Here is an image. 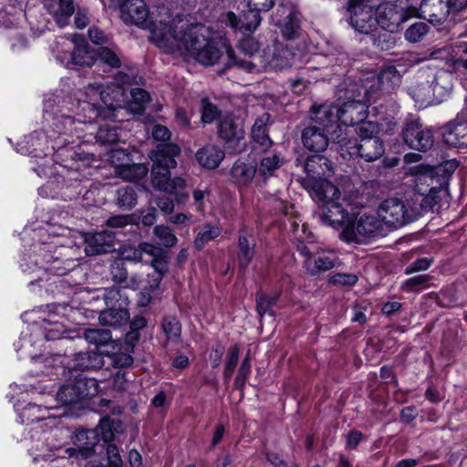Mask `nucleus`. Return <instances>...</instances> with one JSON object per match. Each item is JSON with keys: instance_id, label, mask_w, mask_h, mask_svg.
<instances>
[{"instance_id": "nucleus-1", "label": "nucleus", "mask_w": 467, "mask_h": 467, "mask_svg": "<svg viewBox=\"0 0 467 467\" xmlns=\"http://www.w3.org/2000/svg\"><path fill=\"white\" fill-rule=\"evenodd\" d=\"M120 18L126 25L148 27L150 40L165 52L193 58L204 66L214 65L226 56V67H235L246 72H253L256 64L250 59L235 56L234 51L223 41L211 38L210 29L201 24L173 26L169 22H148L149 10L143 0H122L119 5Z\"/></svg>"}, {"instance_id": "nucleus-2", "label": "nucleus", "mask_w": 467, "mask_h": 467, "mask_svg": "<svg viewBox=\"0 0 467 467\" xmlns=\"http://www.w3.org/2000/svg\"><path fill=\"white\" fill-rule=\"evenodd\" d=\"M85 99L76 100L65 99L58 100L54 109L55 99H47L44 105L46 120H52V125L57 133L77 135L79 137L83 129L80 127L91 123L101 116V109L96 104L99 99L103 104L111 109L120 107L123 91L120 87L112 86L103 88L99 83L89 84L85 91Z\"/></svg>"}, {"instance_id": "nucleus-3", "label": "nucleus", "mask_w": 467, "mask_h": 467, "mask_svg": "<svg viewBox=\"0 0 467 467\" xmlns=\"http://www.w3.org/2000/svg\"><path fill=\"white\" fill-rule=\"evenodd\" d=\"M181 153V148L175 143H161L151 156V183L154 188L177 195L178 202H184L188 194L179 193L185 186L182 177L171 178V170L177 165L175 157Z\"/></svg>"}, {"instance_id": "nucleus-4", "label": "nucleus", "mask_w": 467, "mask_h": 467, "mask_svg": "<svg viewBox=\"0 0 467 467\" xmlns=\"http://www.w3.org/2000/svg\"><path fill=\"white\" fill-rule=\"evenodd\" d=\"M335 119L333 113L326 107L313 106L308 125L302 131V142L304 146L315 152L323 151L327 149L329 140H342L332 120Z\"/></svg>"}, {"instance_id": "nucleus-5", "label": "nucleus", "mask_w": 467, "mask_h": 467, "mask_svg": "<svg viewBox=\"0 0 467 467\" xmlns=\"http://www.w3.org/2000/svg\"><path fill=\"white\" fill-rule=\"evenodd\" d=\"M305 171L306 176L298 181L310 196L323 191L332 195L336 194V185L326 179L334 171L330 161L325 156L317 154L308 157L305 163Z\"/></svg>"}, {"instance_id": "nucleus-6", "label": "nucleus", "mask_w": 467, "mask_h": 467, "mask_svg": "<svg viewBox=\"0 0 467 467\" xmlns=\"http://www.w3.org/2000/svg\"><path fill=\"white\" fill-rule=\"evenodd\" d=\"M69 254L70 249L56 250L54 254H47V249H44V252L39 255L29 256L30 263L34 264L33 266L29 263H23L21 267L24 272H34L35 269H42L54 275L62 276L78 265V260L69 257Z\"/></svg>"}, {"instance_id": "nucleus-7", "label": "nucleus", "mask_w": 467, "mask_h": 467, "mask_svg": "<svg viewBox=\"0 0 467 467\" xmlns=\"http://www.w3.org/2000/svg\"><path fill=\"white\" fill-rule=\"evenodd\" d=\"M336 191V194L333 195L323 191L311 197L315 202H322L321 222L325 225L343 230L349 223L352 215L343 202H339L341 192L337 186Z\"/></svg>"}, {"instance_id": "nucleus-8", "label": "nucleus", "mask_w": 467, "mask_h": 467, "mask_svg": "<svg viewBox=\"0 0 467 467\" xmlns=\"http://www.w3.org/2000/svg\"><path fill=\"white\" fill-rule=\"evenodd\" d=\"M418 15V9L409 6L407 0L388 2L377 6V24L384 30L396 32L402 23Z\"/></svg>"}, {"instance_id": "nucleus-9", "label": "nucleus", "mask_w": 467, "mask_h": 467, "mask_svg": "<svg viewBox=\"0 0 467 467\" xmlns=\"http://www.w3.org/2000/svg\"><path fill=\"white\" fill-rule=\"evenodd\" d=\"M99 386L95 379L78 375L64 384L57 393V400L64 405H71L92 398L99 393Z\"/></svg>"}, {"instance_id": "nucleus-10", "label": "nucleus", "mask_w": 467, "mask_h": 467, "mask_svg": "<svg viewBox=\"0 0 467 467\" xmlns=\"http://www.w3.org/2000/svg\"><path fill=\"white\" fill-rule=\"evenodd\" d=\"M381 221L375 215L361 214L351 220L342 230L340 237L347 243H365L380 234Z\"/></svg>"}, {"instance_id": "nucleus-11", "label": "nucleus", "mask_w": 467, "mask_h": 467, "mask_svg": "<svg viewBox=\"0 0 467 467\" xmlns=\"http://www.w3.org/2000/svg\"><path fill=\"white\" fill-rule=\"evenodd\" d=\"M401 136L406 145L418 151L426 152L434 144L432 129L424 126L420 119L414 116H409L404 120Z\"/></svg>"}, {"instance_id": "nucleus-12", "label": "nucleus", "mask_w": 467, "mask_h": 467, "mask_svg": "<svg viewBox=\"0 0 467 467\" xmlns=\"http://www.w3.org/2000/svg\"><path fill=\"white\" fill-rule=\"evenodd\" d=\"M320 107H326L333 113L335 119L332 124L337 130L341 133V126H354L367 117V105L359 99L348 100L341 105L338 104H322ZM332 120V118H329Z\"/></svg>"}, {"instance_id": "nucleus-13", "label": "nucleus", "mask_w": 467, "mask_h": 467, "mask_svg": "<svg viewBox=\"0 0 467 467\" xmlns=\"http://www.w3.org/2000/svg\"><path fill=\"white\" fill-rule=\"evenodd\" d=\"M378 214L381 222L396 228L414 221L417 217L414 209L408 208L403 202L395 198L385 200L380 204Z\"/></svg>"}, {"instance_id": "nucleus-14", "label": "nucleus", "mask_w": 467, "mask_h": 467, "mask_svg": "<svg viewBox=\"0 0 467 467\" xmlns=\"http://www.w3.org/2000/svg\"><path fill=\"white\" fill-rule=\"evenodd\" d=\"M339 145L342 151H346L350 157H360L366 161H374L384 154V147L379 138H368L353 140L342 137L339 140Z\"/></svg>"}, {"instance_id": "nucleus-15", "label": "nucleus", "mask_w": 467, "mask_h": 467, "mask_svg": "<svg viewBox=\"0 0 467 467\" xmlns=\"http://www.w3.org/2000/svg\"><path fill=\"white\" fill-rule=\"evenodd\" d=\"M374 0H349L350 24L358 32L370 33L377 24Z\"/></svg>"}, {"instance_id": "nucleus-16", "label": "nucleus", "mask_w": 467, "mask_h": 467, "mask_svg": "<svg viewBox=\"0 0 467 467\" xmlns=\"http://www.w3.org/2000/svg\"><path fill=\"white\" fill-rule=\"evenodd\" d=\"M217 133L226 149L234 152H240L244 150V130L232 116L226 115L219 119Z\"/></svg>"}, {"instance_id": "nucleus-17", "label": "nucleus", "mask_w": 467, "mask_h": 467, "mask_svg": "<svg viewBox=\"0 0 467 467\" xmlns=\"http://www.w3.org/2000/svg\"><path fill=\"white\" fill-rule=\"evenodd\" d=\"M442 141L451 148L467 149V109L443 126Z\"/></svg>"}, {"instance_id": "nucleus-18", "label": "nucleus", "mask_w": 467, "mask_h": 467, "mask_svg": "<svg viewBox=\"0 0 467 467\" xmlns=\"http://www.w3.org/2000/svg\"><path fill=\"white\" fill-rule=\"evenodd\" d=\"M294 53L285 44L275 42L266 47L258 57L265 70H282L291 66Z\"/></svg>"}, {"instance_id": "nucleus-19", "label": "nucleus", "mask_w": 467, "mask_h": 467, "mask_svg": "<svg viewBox=\"0 0 467 467\" xmlns=\"http://www.w3.org/2000/svg\"><path fill=\"white\" fill-rule=\"evenodd\" d=\"M98 430L78 431L73 437V447L67 450L70 457L88 459L95 452V446L99 443Z\"/></svg>"}, {"instance_id": "nucleus-20", "label": "nucleus", "mask_w": 467, "mask_h": 467, "mask_svg": "<svg viewBox=\"0 0 467 467\" xmlns=\"http://www.w3.org/2000/svg\"><path fill=\"white\" fill-rule=\"evenodd\" d=\"M255 238L252 228L243 226L238 232L237 264L241 271H244L254 256Z\"/></svg>"}, {"instance_id": "nucleus-21", "label": "nucleus", "mask_w": 467, "mask_h": 467, "mask_svg": "<svg viewBox=\"0 0 467 467\" xmlns=\"http://www.w3.org/2000/svg\"><path fill=\"white\" fill-rule=\"evenodd\" d=\"M430 67L420 68L416 76V82L410 88L412 99L421 105L437 104L429 76Z\"/></svg>"}, {"instance_id": "nucleus-22", "label": "nucleus", "mask_w": 467, "mask_h": 467, "mask_svg": "<svg viewBox=\"0 0 467 467\" xmlns=\"http://www.w3.org/2000/svg\"><path fill=\"white\" fill-rule=\"evenodd\" d=\"M87 255H95L109 253L114 250V235L111 232L102 231L94 234H85Z\"/></svg>"}, {"instance_id": "nucleus-23", "label": "nucleus", "mask_w": 467, "mask_h": 467, "mask_svg": "<svg viewBox=\"0 0 467 467\" xmlns=\"http://www.w3.org/2000/svg\"><path fill=\"white\" fill-rule=\"evenodd\" d=\"M269 120L270 115L264 113L255 119L252 127V149L254 152H266L273 145L267 132Z\"/></svg>"}, {"instance_id": "nucleus-24", "label": "nucleus", "mask_w": 467, "mask_h": 467, "mask_svg": "<svg viewBox=\"0 0 467 467\" xmlns=\"http://www.w3.org/2000/svg\"><path fill=\"white\" fill-rule=\"evenodd\" d=\"M244 11L238 17L233 12L227 14V20L230 26L235 30L241 31L244 35L254 32L261 24L262 17L260 11L254 8H249Z\"/></svg>"}, {"instance_id": "nucleus-25", "label": "nucleus", "mask_w": 467, "mask_h": 467, "mask_svg": "<svg viewBox=\"0 0 467 467\" xmlns=\"http://www.w3.org/2000/svg\"><path fill=\"white\" fill-rule=\"evenodd\" d=\"M433 25L442 24L451 12L446 0H422L418 12Z\"/></svg>"}, {"instance_id": "nucleus-26", "label": "nucleus", "mask_w": 467, "mask_h": 467, "mask_svg": "<svg viewBox=\"0 0 467 467\" xmlns=\"http://www.w3.org/2000/svg\"><path fill=\"white\" fill-rule=\"evenodd\" d=\"M428 73L431 75L429 77L432 84L435 100L437 104L441 103L452 89V77L448 71L436 67H430Z\"/></svg>"}, {"instance_id": "nucleus-27", "label": "nucleus", "mask_w": 467, "mask_h": 467, "mask_svg": "<svg viewBox=\"0 0 467 467\" xmlns=\"http://www.w3.org/2000/svg\"><path fill=\"white\" fill-rule=\"evenodd\" d=\"M61 363L69 370H89L99 368L103 365L102 357L95 351L78 352L70 360L65 358Z\"/></svg>"}, {"instance_id": "nucleus-28", "label": "nucleus", "mask_w": 467, "mask_h": 467, "mask_svg": "<svg viewBox=\"0 0 467 467\" xmlns=\"http://www.w3.org/2000/svg\"><path fill=\"white\" fill-rule=\"evenodd\" d=\"M195 157L201 166L213 170L223 160L224 151L217 145L206 144L197 150Z\"/></svg>"}, {"instance_id": "nucleus-29", "label": "nucleus", "mask_w": 467, "mask_h": 467, "mask_svg": "<svg viewBox=\"0 0 467 467\" xmlns=\"http://www.w3.org/2000/svg\"><path fill=\"white\" fill-rule=\"evenodd\" d=\"M99 320L102 326L118 328L129 323L130 314L126 308L120 306L119 308L109 307L99 313Z\"/></svg>"}, {"instance_id": "nucleus-30", "label": "nucleus", "mask_w": 467, "mask_h": 467, "mask_svg": "<svg viewBox=\"0 0 467 467\" xmlns=\"http://www.w3.org/2000/svg\"><path fill=\"white\" fill-rule=\"evenodd\" d=\"M45 6L48 13L53 16L57 24L63 27L67 24L68 19L75 12L73 0H58L57 8L55 5L45 1Z\"/></svg>"}, {"instance_id": "nucleus-31", "label": "nucleus", "mask_w": 467, "mask_h": 467, "mask_svg": "<svg viewBox=\"0 0 467 467\" xmlns=\"http://www.w3.org/2000/svg\"><path fill=\"white\" fill-rule=\"evenodd\" d=\"M256 166L253 163L237 160L231 168L233 181L241 186H247L254 178Z\"/></svg>"}, {"instance_id": "nucleus-32", "label": "nucleus", "mask_w": 467, "mask_h": 467, "mask_svg": "<svg viewBox=\"0 0 467 467\" xmlns=\"http://www.w3.org/2000/svg\"><path fill=\"white\" fill-rule=\"evenodd\" d=\"M148 173V168L142 163L121 162L115 169L117 177L125 181L137 182L144 178Z\"/></svg>"}, {"instance_id": "nucleus-33", "label": "nucleus", "mask_w": 467, "mask_h": 467, "mask_svg": "<svg viewBox=\"0 0 467 467\" xmlns=\"http://www.w3.org/2000/svg\"><path fill=\"white\" fill-rule=\"evenodd\" d=\"M274 21L282 29L284 36L287 39L295 36L298 26L291 9L285 10L283 5H280L276 10V18Z\"/></svg>"}, {"instance_id": "nucleus-34", "label": "nucleus", "mask_w": 467, "mask_h": 467, "mask_svg": "<svg viewBox=\"0 0 467 467\" xmlns=\"http://www.w3.org/2000/svg\"><path fill=\"white\" fill-rule=\"evenodd\" d=\"M160 253V247L149 243H142L138 247H129L122 252L123 261L148 263V255H156Z\"/></svg>"}, {"instance_id": "nucleus-35", "label": "nucleus", "mask_w": 467, "mask_h": 467, "mask_svg": "<svg viewBox=\"0 0 467 467\" xmlns=\"http://www.w3.org/2000/svg\"><path fill=\"white\" fill-rule=\"evenodd\" d=\"M265 155L261 159L258 172L260 176L267 179L275 174V171L278 170L285 162L284 158L281 154L275 150L263 152Z\"/></svg>"}, {"instance_id": "nucleus-36", "label": "nucleus", "mask_w": 467, "mask_h": 467, "mask_svg": "<svg viewBox=\"0 0 467 467\" xmlns=\"http://www.w3.org/2000/svg\"><path fill=\"white\" fill-rule=\"evenodd\" d=\"M304 265L310 275H315L332 269L336 265V258L324 253L315 254L313 258L305 259Z\"/></svg>"}, {"instance_id": "nucleus-37", "label": "nucleus", "mask_w": 467, "mask_h": 467, "mask_svg": "<svg viewBox=\"0 0 467 467\" xmlns=\"http://www.w3.org/2000/svg\"><path fill=\"white\" fill-rule=\"evenodd\" d=\"M84 338L89 344L99 347L109 343L112 335L111 332L106 328H88L84 332Z\"/></svg>"}, {"instance_id": "nucleus-38", "label": "nucleus", "mask_w": 467, "mask_h": 467, "mask_svg": "<svg viewBox=\"0 0 467 467\" xmlns=\"http://www.w3.org/2000/svg\"><path fill=\"white\" fill-rule=\"evenodd\" d=\"M221 234L220 228L215 224H204L194 239V245L202 249L207 243L218 237Z\"/></svg>"}, {"instance_id": "nucleus-39", "label": "nucleus", "mask_w": 467, "mask_h": 467, "mask_svg": "<svg viewBox=\"0 0 467 467\" xmlns=\"http://www.w3.org/2000/svg\"><path fill=\"white\" fill-rule=\"evenodd\" d=\"M116 196L117 204L123 209L130 210L137 204V194L132 186L119 188Z\"/></svg>"}, {"instance_id": "nucleus-40", "label": "nucleus", "mask_w": 467, "mask_h": 467, "mask_svg": "<svg viewBox=\"0 0 467 467\" xmlns=\"http://www.w3.org/2000/svg\"><path fill=\"white\" fill-rule=\"evenodd\" d=\"M131 101L130 109L136 114H141L145 106L150 102V94L142 88H132L130 90Z\"/></svg>"}, {"instance_id": "nucleus-41", "label": "nucleus", "mask_w": 467, "mask_h": 467, "mask_svg": "<svg viewBox=\"0 0 467 467\" xmlns=\"http://www.w3.org/2000/svg\"><path fill=\"white\" fill-rule=\"evenodd\" d=\"M119 132L117 125L105 124L99 127L96 140L101 144H111L119 140Z\"/></svg>"}, {"instance_id": "nucleus-42", "label": "nucleus", "mask_w": 467, "mask_h": 467, "mask_svg": "<svg viewBox=\"0 0 467 467\" xmlns=\"http://www.w3.org/2000/svg\"><path fill=\"white\" fill-rule=\"evenodd\" d=\"M72 62L78 66L90 67L95 61L94 54L87 45L78 46L71 54Z\"/></svg>"}, {"instance_id": "nucleus-43", "label": "nucleus", "mask_w": 467, "mask_h": 467, "mask_svg": "<svg viewBox=\"0 0 467 467\" xmlns=\"http://www.w3.org/2000/svg\"><path fill=\"white\" fill-rule=\"evenodd\" d=\"M153 234L158 239L159 244L164 247H172L177 243V237L169 226L157 225L154 227Z\"/></svg>"}, {"instance_id": "nucleus-44", "label": "nucleus", "mask_w": 467, "mask_h": 467, "mask_svg": "<svg viewBox=\"0 0 467 467\" xmlns=\"http://www.w3.org/2000/svg\"><path fill=\"white\" fill-rule=\"evenodd\" d=\"M162 331L170 341H178L181 337L182 327L174 317H167L162 321Z\"/></svg>"}, {"instance_id": "nucleus-45", "label": "nucleus", "mask_w": 467, "mask_h": 467, "mask_svg": "<svg viewBox=\"0 0 467 467\" xmlns=\"http://www.w3.org/2000/svg\"><path fill=\"white\" fill-rule=\"evenodd\" d=\"M355 132L357 133L358 139L365 140L368 138H379L378 134L379 132V126L378 123L373 121H361L358 123L357 128L355 129Z\"/></svg>"}, {"instance_id": "nucleus-46", "label": "nucleus", "mask_w": 467, "mask_h": 467, "mask_svg": "<svg viewBox=\"0 0 467 467\" xmlns=\"http://www.w3.org/2000/svg\"><path fill=\"white\" fill-rule=\"evenodd\" d=\"M148 263L153 267L158 276L157 281H160L163 275L168 272V261L164 255V252L160 248V253L156 255H148Z\"/></svg>"}, {"instance_id": "nucleus-47", "label": "nucleus", "mask_w": 467, "mask_h": 467, "mask_svg": "<svg viewBox=\"0 0 467 467\" xmlns=\"http://www.w3.org/2000/svg\"><path fill=\"white\" fill-rule=\"evenodd\" d=\"M277 296H270L265 294H258L256 296V310L258 315L262 317L264 315L268 314L274 316L273 306L276 304Z\"/></svg>"}, {"instance_id": "nucleus-48", "label": "nucleus", "mask_w": 467, "mask_h": 467, "mask_svg": "<svg viewBox=\"0 0 467 467\" xmlns=\"http://www.w3.org/2000/svg\"><path fill=\"white\" fill-rule=\"evenodd\" d=\"M429 26L424 22L411 25L405 32V38L410 43H417L428 33Z\"/></svg>"}, {"instance_id": "nucleus-49", "label": "nucleus", "mask_w": 467, "mask_h": 467, "mask_svg": "<svg viewBox=\"0 0 467 467\" xmlns=\"http://www.w3.org/2000/svg\"><path fill=\"white\" fill-rule=\"evenodd\" d=\"M147 326V320L142 316L135 317L130 322V331L126 334V340L130 344H134L140 338L139 331Z\"/></svg>"}, {"instance_id": "nucleus-50", "label": "nucleus", "mask_w": 467, "mask_h": 467, "mask_svg": "<svg viewBox=\"0 0 467 467\" xmlns=\"http://www.w3.org/2000/svg\"><path fill=\"white\" fill-rule=\"evenodd\" d=\"M400 76L393 66L384 67L378 75V81L381 86L389 88L400 81Z\"/></svg>"}, {"instance_id": "nucleus-51", "label": "nucleus", "mask_w": 467, "mask_h": 467, "mask_svg": "<svg viewBox=\"0 0 467 467\" xmlns=\"http://www.w3.org/2000/svg\"><path fill=\"white\" fill-rule=\"evenodd\" d=\"M239 353H240L239 346L237 344L234 345L230 349V353H229V356L227 358L225 367H224L223 378L225 380H228L231 379V377L235 369L236 364L238 362Z\"/></svg>"}, {"instance_id": "nucleus-52", "label": "nucleus", "mask_w": 467, "mask_h": 467, "mask_svg": "<svg viewBox=\"0 0 467 467\" xmlns=\"http://www.w3.org/2000/svg\"><path fill=\"white\" fill-rule=\"evenodd\" d=\"M112 280L117 284L124 283L128 278V271L123 259L115 260L110 265Z\"/></svg>"}, {"instance_id": "nucleus-53", "label": "nucleus", "mask_w": 467, "mask_h": 467, "mask_svg": "<svg viewBox=\"0 0 467 467\" xmlns=\"http://www.w3.org/2000/svg\"><path fill=\"white\" fill-rule=\"evenodd\" d=\"M98 56L103 63L110 67L117 68L120 67V59L117 53L107 47H99Z\"/></svg>"}, {"instance_id": "nucleus-54", "label": "nucleus", "mask_w": 467, "mask_h": 467, "mask_svg": "<svg viewBox=\"0 0 467 467\" xmlns=\"http://www.w3.org/2000/svg\"><path fill=\"white\" fill-rule=\"evenodd\" d=\"M220 111L218 108L208 99L202 100V120L203 123H212L218 119Z\"/></svg>"}, {"instance_id": "nucleus-55", "label": "nucleus", "mask_w": 467, "mask_h": 467, "mask_svg": "<svg viewBox=\"0 0 467 467\" xmlns=\"http://www.w3.org/2000/svg\"><path fill=\"white\" fill-rule=\"evenodd\" d=\"M56 157L67 161V159L72 161H84L88 156L83 152L77 150L73 147L65 146L57 149Z\"/></svg>"}, {"instance_id": "nucleus-56", "label": "nucleus", "mask_w": 467, "mask_h": 467, "mask_svg": "<svg viewBox=\"0 0 467 467\" xmlns=\"http://www.w3.org/2000/svg\"><path fill=\"white\" fill-rule=\"evenodd\" d=\"M430 280L429 275H419L406 279L401 284V289L405 292L416 291L418 287L425 285Z\"/></svg>"}, {"instance_id": "nucleus-57", "label": "nucleus", "mask_w": 467, "mask_h": 467, "mask_svg": "<svg viewBox=\"0 0 467 467\" xmlns=\"http://www.w3.org/2000/svg\"><path fill=\"white\" fill-rule=\"evenodd\" d=\"M358 282V276L354 274L337 273L329 278V283L342 286H352Z\"/></svg>"}, {"instance_id": "nucleus-58", "label": "nucleus", "mask_w": 467, "mask_h": 467, "mask_svg": "<svg viewBox=\"0 0 467 467\" xmlns=\"http://www.w3.org/2000/svg\"><path fill=\"white\" fill-rule=\"evenodd\" d=\"M238 47L242 53L252 57L258 52L260 46L254 37H244L240 40Z\"/></svg>"}, {"instance_id": "nucleus-59", "label": "nucleus", "mask_w": 467, "mask_h": 467, "mask_svg": "<svg viewBox=\"0 0 467 467\" xmlns=\"http://www.w3.org/2000/svg\"><path fill=\"white\" fill-rule=\"evenodd\" d=\"M433 263V258L422 257L412 262L405 269L406 275H410L415 272L425 271L431 267Z\"/></svg>"}, {"instance_id": "nucleus-60", "label": "nucleus", "mask_w": 467, "mask_h": 467, "mask_svg": "<svg viewBox=\"0 0 467 467\" xmlns=\"http://www.w3.org/2000/svg\"><path fill=\"white\" fill-rule=\"evenodd\" d=\"M108 465L109 467H122V459L118 447L115 444H108L106 448Z\"/></svg>"}, {"instance_id": "nucleus-61", "label": "nucleus", "mask_w": 467, "mask_h": 467, "mask_svg": "<svg viewBox=\"0 0 467 467\" xmlns=\"http://www.w3.org/2000/svg\"><path fill=\"white\" fill-rule=\"evenodd\" d=\"M102 296L105 304L110 307H113L121 298L120 291L117 287L105 288Z\"/></svg>"}, {"instance_id": "nucleus-62", "label": "nucleus", "mask_w": 467, "mask_h": 467, "mask_svg": "<svg viewBox=\"0 0 467 467\" xmlns=\"http://www.w3.org/2000/svg\"><path fill=\"white\" fill-rule=\"evenodd\" d=\"M110 160L114 166V170L117 168V165L121 164V162L132 161L130 153L127 152V150H123V149L113 150L111 151Z\"/></svg>"}, {"instance_id": "nucleus-63", "label": "nucleus", "mask_w": 467, "mask_h": 467, "mask_svg": "<svg viewBox=\"0 0 467 467\" xmlns=\"http://www.w3.org/2000/svg\"><path fill=\"white\" fill-rule=\"evenodd\" d=\"M99 428L100 430V435L105 442H109L114 438L112 431L111 422L109 418H103L99 421Z\"/></svg>"}, {"instance_id": "nucleus-64", "label": "nucleus", "mask_w": 467, "mask_h": 467, "mask_svg": "<svg viewBox=\"0 0 467 467\" xmlns=\"http://www.w3.org/2000/svg\"><path fill=\"white\" fill-rule=\"evenodd\" d=\"M133 363V358L130 354L118 353L112 357V365L116 368H128Z\"/></svg>"}]
</instances>
